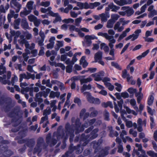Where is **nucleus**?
<instances>
[{"label":"nucleus","instance_id":"58836bf2","mask_svg":"<svg viewBox=\"0 0 157 157\" xmlns=\"http://www.w3.org/2000/svg\"><path fill=\"white\" fill-rule=\"evenodd\" d=\"M149 52V50H147L143 52L141 55H139L137 57V59L139 60H140L142 58L145 57Z\"/></svg>","mask_w":157,"mask_h":157},{"label":"nucleus","instance_id":"864d4df0","mask_svg":"<svg viewBox=\"0 0 157 157\" xmlns=\"http://www.w3.org/2000/svg\"><path fill=\"white\" fill-rule=\"evenodd\" d=\"M51 113V109L49 108H47L44 111L43 113V116H47L49 115Z\"/></svg>","mask_w":157,"mask_h":157},{"label":"nucleus","instance_id":"a19ab883","mask_svg":"<svg viewBox=\"0 0 157 157\" xmlns=\"http://www.w3.org/2000/svg\"><path fill=\"white\" fill-rule=\"evenodd\" d=\"M127 134V132L125 130H122L120 134V136L122 139L124 143H125L126 142V140H125V138L124 137V135H126Z\"/></svg>","mask_w":157,"mask_h":157},{"label":"nucleus","instance_id":"bb28decb","mask_svg":"<svg viewBox=\"0 0 157 157\" xmlns=\"http://www.w3.org/2000/svg\"><path fill=\"white\" fill-rule=\"evenodd\" d=\"M11 33L12 36H14V40L15 41L17 40V39L21 35V33L19 31H17L15 32L14 31H12L11 32Z\"/></svg>","mask_w":157,"mask_h":157},{"label":"nucleus","instance_id":"2eb2a0df","mask_svg":"<svg viewBox=\"0 0 157 157\" xmlns=\"http://www.w3.org/2000/svg\"><path fill=\"white\" fill-rule=\"evenodd\" d=\"M6 12V10L4 8V6L2 5L0 6V21L3 20L4 22L6 20V17L5 16L1 15L2 13H5Z\"/></svg>","mask_w":157,"mask_h":157},{"label":"nucleus","instance_id":"f3484780","mask_svg":"<svg viewBox=\"0 0 157 157\" xmlns=\"http://www.w3.org/2000/svg\"><path fill=\"white\" fill-rule=\"evenodd\" d=\"M108 37L106 39L109 40V47H113V44H115L116 42V40L114 38L113 36L109 35Z\"/></svg>","mask_w":157,"mask_h":157},{"label":"nucleus","instance_id":"c756f323","mask_svg":"<svg viewBox=\"0 0 157 157\" xmlns=\"http://www.w3.org/2000/svg\"><path fill=\"white\" fill-rule=\"evenodd\" d=\"M73 151V149L71 147L69 148V150L64 155H63L62 157H68L71 156L72 157H75L72 154V152Z\"/></svg>","mask_w":157,"mask_h":157},{"label":"nucleus","instance_id":"de8ad7c7","mask_svg":"<svg viewBox=\"0 0 157 157\" xmlns=\"http://www.w3.org/2000/svg\"><path fill=\"white\" fill-rule=\"evenodd\" d=\"M20 81L21 82L23 78L29 79L30 78L29 76L28 75H27L25 73L21 74L20 75Z\"/></svg>","mask_w":157,"mask_h":157},{"label":"nucleus","instance_id":"2f4dec72","mask_svg":"<svg viewBox=\"0 0 157 157\" xmlns=\"http://www.w3.org/2000/svg\"><path fill=\"white\" fill-rule=\"evenodd\" d=\"M60 95V93L59 92H54L53 91H52L50 93L49 97L52 98H54L55 97L59 98Z\"/></svg>","mask_w":157,"mask_h":157},{"label":"nucleus","instance_id":"ddd939ff","mask_svg":"<svg viewBox=\"0 0 157 157\" xmlns=\"http://www.w3.org/2000/svg\"><path fill=\"white\" fill-rule=\"evenodd\" d=\"M42 117L41 118V120L40 124H41L43 123V127L44 128L46 127L47 125L49 124V121L48 120V116H46Z\"/></svg>","mask_w":157,"mask_h":157},{"label":"nucleus","instance_id":"5701e85b","mask_svg":"<svg viewBox=\"0 0 157 157\" xmlns=\"http://www.w3.org/2000/svg\"><path fill=\"white\" fill-rule=\"evenodd\" d=\"M99 16L102 21L105 22L107 20V18L109 17V15L107 13H102L100 14Z\"/></svg>","mask_w":157,"mask_h":157},{"label":"nucleus","instance_id":"f03ea898","mask_svg":"<svg viewBox=\"0 0 157 157\" xmlns=\"http://www.w3.org/2000/svg\"><path fill=\"white\" fill-rule=\"evenodd\" d=\"M98 131V129H94L92 131L90 136H87V135L85 136L84 134L82 135V137H83V141L84 142V143L83 144V146H85L90 140H92L96 138L98 136L97 133Z\"/></svg>","mask_w":157,"mask_h":157},{"label":"nucleus","instance_id":"7ed1b4c3","mask_svg":"<svg viewBox=\"0 0 157 157\" xmlns=\"http://www.w3.org/2000/svg\"><path fill=\"white\" fill-rule=\"evenodd\" d=\"M46 146L44 144V141L41 138H39L37 141V144L33 150V152L35 153L37 152L40 153L42 149H45Z\"/></svg>","mask_w":157,"mask_h":157},{"label":"nucleus","instance_id":"c03bdc74","mask_svg":"<svg viewBox=\"0 0 157 157\" xmlns=\"http://www.w3.org/2000/svg\"><path fill=\"white\" fill-rule=\"evenodd\" d=\"M114 21L110 19L107 22L106 27L108 28H112L113 27Z\"/></svg>","mask_w":157,"mask_h":157},{"label":"nucleus","instance_id":"ea45409f","mask_svg":"<svg viewBox=\"0 0 157 157\" xmlns=\"http://www.w3.org/2000/svg\"><path fill=\"white\" fill-rule=\"evenodd\" d=\"M130 103L131 105L133 106V108L136 110H138V107L136 105V102L134 99H131L130 101Z\"/></svg>","mask_w":157,"mask_h":157},{"label":"nucleus","instance_id":"9b49d317","mask_svg":"<svg viewBox=\"0 0 157 157\" xmlns=\"http://www.w3.org/2000/svg\"><path fill=\"white\" fill-rule=\"evenodd\" d=\"M121 116L123 120L125 121H126V125L128 128H130L132 126V123L131 121H126V119L125 117L124 116V114H126V113L125 111H121Z\"/></svg>","mask_w":157,"mask_h":157},{"label":"nucleus","instance_id":"7c9ffc66","mask_svg":"<svg viewBox=\"0 0 157 157\" xmlns=\"http://www.w3.org/2000/svg\"><path fill=\"white\" fill-rule=\"evenodd\" d=\"M21 19L20 18H18L16 19L14 22L13 26L15 29H19V26L21 22Z\"/></svg>","mask_w":157,"mask_h":157},{"label":"nucleus","instance_id":"a18cd8bd","mask_svg":"<svg viewBox=\"0 0 157 157\" xmlns=\"http://www.w3.org/2000/svg\"><path fill=\"white\" fill-rule=\"evenodd\" d=\"M55 14V16H52L56 17L55 20L53 21V23H56L58 21H60L61 20V17L59 16L58 13H54Z\"/></svg>","mask_w":157,"mask_h":157},{"label":"nucleus","instance_id":"13d9d810","mask_svg":"<svg viewBox=\"0 0 157 157\" xmlns=\"http://www.w3.org/2000/svg\"><path fill=\"white\" fill-rule=\"evenodd\" d=\"M154 99V97L152 95H150L148 99V104L149 105H151L152 104Z\"/></svg>","mask_w":157,"mask_h":157},{"label":"nucleus","instance_id":"e2e57ef3","mask_svg":"<svg viewBox=\"0 0 157 157\" xmlns=\"http://www.w3.org/2000/svg\"><path fill=\"white\" fill-rule=\"evenodd\" d=\"M115 85L116 86L115 87L116 90L119 92H121L122 88V86L121 84L118 83H116Z\"/></svg>","mask_w":157,"mask_h":157},{"label":"nucleus","instance_id":"37998d69","mask_svg":"<svg viewBox=\"0 0 157 157\" xmlns=\"http://www.w3.org/2000/svg\"><path fill=\"white\" fill-rule=\"evenodd\" d=\"M136 147L138 148V151H140L142 154H145V151L142 150V147L141 144L136 143L135 144Z\"/></svg>","mask_w":157,"mask_h":157},{"label":"nucleus","instance_id":"4468645a","mask_svg":"<svg viewBox=\"0 0 157 157\" xmlns=\"http://www.w3.org/2000/svg\"><path fill=\"white\" fill-rule=\"evenodd\" d=\"M4 147H3V148L2 149V150L4 151L3 155L0 157H9L13 154V153L10 150H7V148L5 146Z\"/></svg>","mask_w":157,"mask_h":157},{"label":"nucleus","instance_id":"6e6552de","mask_svg":"<svg viewBox=\"0 0 157 157\" xmlns=\"http://www.w3.org/2000/svg\"><path fill=\"white\" fill-rule=\"evenodd\" d=\"M52 9V8L51 7H49L47 9L42 7L40 9V11L42 13H47V14H49L51 16H55V14H54V13L51 10Z\"/></svg>","mask_w":157,"mask_h":157},{"label":"nucleus","instance_id":"423d86ee","mask_svg":"<svg viewBox=\"0 0 157 157\" xmlns=\"http://www.w3.org/2000/svg\"><path fill=\"white\" fill-rule=\"evenodd\" d=\"M18 142L20 143H25L26 145L31 149L32 148L35 144V141L33 139L29 140L21 139L18 140Z\"/></svg>","mask_w":157,"mask_h":157},{"label":"nucleus","instance_id":"c9c22d12","mask_svg":"<svg viewBox=\"0 0 157 157\" xmlns=\"http://www.w3.org/2000/svg\"><path fill=\"white\" fill-rule=\"evenodd\" d=\"M101 5V3L98 2H95L94 3H89V8L93 9L95 7H97Z\"/></svg>","mask_w":157,"mask_h":157},{"label":"nucleus","instance_id":"4c0bfd02","mask_svg":"<svg viewBox=\"0 0 157 157\" xmlns=\"http://www.w3.org/2000/svg\"><path fill=\"white\" fill-rule=\"evenodd\" d=\"M101 105L103 107L106 108L109 106L110 108H113V105L111 102L109 101L106 102H103L102 103Z\"/></svg>","mask_w":157,"mask_h":157},{"label":"nucleus","instance_id":"b1692460","mask_svg":"<svg viewBox=\"0 0 157 157\" xmlns=\"http://www.w3.org/2000/svg\"><path fill=\"white\" fill-rule=\"evenodd\" d=\"M109 130L110 132L109 136L110 137H113L114 136H118L119 134L118 132L116 131L114 132L113 130L112 127H109Z\"/></svg>","mask_w":157,"mask_h":157},{"label":"nucleus","instance_id":"39448f33","mask_svg":"<svg viewBox=\"0 0 157 157\" xmlns=\"http://www.w3.org/2000/svg\"><path fill=\"white\" fill-rule=\"evenodd\" d=\"M141 32V30L139 29L136 30L134 33L129 35L126 38V40H131L133 41L139 37V34Z\"/></svg>","mask_w":157,"mask_h":157},{"label":"nucleus","instance_id":"0e129e2a","mask_svg":"<svg viewBox=\"0 0 157 157\" xmlns=\"http://www.w3.org/2000/svg\"><path fill=\"white\" fill-rule=\"evenodd\" d=\"M105 85L110 91H112L114 89V86L112 85L109 82V83H105Z\"/></svg>","mask_w":157,"mask_h":157},{"label":"nucleus","instance_id":"cd10ccee","mask_svg":"<svg viewBox=\"0 0 157 157\" xmlns=\"http://www.w3.org/2000/svg\"><path fill=\"white\" fill-rule=\"evenodd\" d=\"M108 6L110 9L112 10V11L113 12H116L120 8V7L114 5L113 3L109 4L108 5Z\"/></svg>","mask_w":157,"mask_h":157},{"label":"nucleus","instance_id":"c85d7f7f","mask_svg":"<svg viewBox=\"0 0 157 157\" xmlns=\"http://www.w3.org/2000/svg\"><path fill=\"white\" fill-rule=\"evenodd\" d=\"M24 37V36L23 35H21L20 36V39L18 40V41L20 44L22 45L25 43L26 40Z\"/></svg>","mask_w":157,"mask_h":157},{"label":"nucleus","instance_id":"4d7b16f0","mask_svg":"<svg viewBox=\"0 0 157 157\" xmlns=\"http://www.w3.org/2000/svg\"><path fill=\"white\" fill-rule=\"evenodd\" d=\"M120 16L119 15L117 14H113L111 15V20H113L114 21V22L116 21L119 18Z\"/></svg>","mask_w":157,"mask_h":157},{"label":"nucleus","instance_id":"a211bd4d","mask_svg":"<svg viewBox=\"0 0 157 157\" xmlns=\"http://www.w3.org/2000/svg\"><path fill=\"white\" fill-rule=\"evenodd\" d=\"M22 28L25 29H29L30 27L29 24L25 18H23L22 19L21 24Z\"/></svg>","mask_w":157,"mask_h":157},{"label":"nucleus","instance_id":"6ab92c4d","mask_svg":"<svg viewBox=\"0 0 157 157\" xmlns=\"http://www.w3.org/2000/svg\"><path fill=\"white\" fill-rule=\"evenodd\" d=\"M13 7L15 10L16 12L18 13L21 7V5L18 2H16L13 4Z\"/></svg>","mask_w":157,"mask_h":157},{"label":"nucleus","instance_id":"603ef678","mask_svg":"<svg viewBox=\"0 0 157 157\" xmlns=\"http://www.w3.org/2000/svg\"><path fill=\"white\" fill-rule=\"evenodd\" d=\"M82 20V17H80L76 18L75 20V25L77 26H79Z\"/></svg>","mask_w":157,"mask_h":157},{"label":"nucleus","instance_id":"69168bd1","mask_svg":"<svg viewBox=\"0 0 157 157\" xmlns=\"http://www.w3.org/2000/svg\"><path fill=\"white\" fill-rule=\"evenodd\" d=\"M37 17L33 15H30L28 16L29 20L31 22H34Z\"/></svg>","mask_w":157,"mask_h":157},{"label":"nucleus","instance_id":"aec40b11","mask_svg":"<svg viewBox=\"0 0 157 157\" xmlns=\"http://www.w3.org/2000/svg\"><path fill=\"white\" fill-rule=\"evenodd\" d=\"M83 94L86 98L87 101L90 102L92 103L94 98L93 97L90 93L87 92H85L83 93Z\"/></svg>","mask_w":157,"mask_h":157},{"label":"nucleus","instance_id":"774afa93","mask_svg":"<svg viewBox=\"0 0 157 157\" xmlns=\"http://www.w3.org/2000/svg\"><path fill=\"white\" fill-rule=\"evenodd\" d=\"M25 35L26 39L28 40H30L32 37V34L29 33L28 32H26L25 33Z\"/></svg>","mask_w":157,"mask_h":157},{"label":"nucleus","instance_id":"3c124183","mask_svg":"<svg viewBox=\"0 0 157 157\" xmlns=\"http://www.w3.org/2000/svg\"><path fill=\"white\" fill-rule=\"evenodd\" d=\"M50 2L49 1L42 2L40 3V5L44 7H48L50 6Z\"/></svg>","mask_w":157,"mask_h":157},{"label":"nucleus","instance_id":"dca6fc26","mask_svg":"<svg viewBox=\"0 0 157 157\" xmlns=\"http://www.w3.org/2000/svg\"><path fill=\"white\" fill-rule=\"evenodd\" d=\"M121 21L117 22L115 25L114 29L115 30H117V32H121L124 29V27L123 26H121Z\"/></svg>","mask_w":157,"mask_h":157},{"label":"nucleus","instance_id":"0eeeda50","mask_svg":"<svg viewBox=\"0 0 157 157\" xmlns=\"http://www.w3.org/2000/svg\"><path fill=\"white\" fill-rule=\"evenodd\" d=\"M137 125L138 127H137V130L140 132H142L143 129L142 128V126L145 127L146 126V120H144L143 121L140 118H139L137 120Z\"/></svg>","mask_w":157,"mask_h":157},{"label":"nucleus","instance_id":"4be33fe9","mask_svg":"<svg viewBox=\"0 0 157 157\" xmlns=\"http://www.w3.org/2000/svg\"><path fill=\"white\" fill-rule=\"evenodd\" d=\"M89 111L90 112V116L92 117L96 116L98 114V111L93 107L89 109Z\"/></svg>","mask_w":157,"mask_h":157},{"label":"nucleus","instance_id":"393cba45","mask_svg":"<svg viewBox=\"0 0 157 157\" xmlns=\"http://www.w3.org/2000/svg\"><path fill=\"white\" fill-rule=\"evenodd\" d=\"M132 2V0H120V3H118V5L122 6L125 5L130 4Z\"/></svg>","mask_w":157,"mask_h":157},{"label":"nucleus","instance_id":"72a5a7b5","mask_svg":"<svg viewBox=\"0 0 157 157\" xmlns=\"http://www.w3.org/2000/svg\"><path fill=\"white\" fill-rule=\"evenodd\" d=\"M92 78L90 77H89L87 78L81 79H80V82L81 84H82L84 83H87V82H90L92 81Z\"/></svg>","mask_w":157,"mask_h":157},{"label":"nucleus","instance_id":"680f3d73","mask_svg":"<svg viewBox=\"0 0 157 157\" xmlns=\"http://www.w3.org/2000/svg\"><path fill=\"white\" fill-rule=\"evenodd\" d=\"M125 12L128 16H130L134 13V11L132 9H129L126 10Z\"/></svg>","mask_w":157,"mask_h":157},{"label":"nucleus","instance_id":"5fc2aeb1","mask_svg":"<svg viewBox=\"0 0 157 157\" xmlns=\"http://www.w3.org/2000/svg\"><path fill=\"white\" fill-rule=\"evenodd\" d=\"M157 14L156 10H153L150 13H149L148 15V17L149 18H152L155 15H156Z\"/></svg>","mask_w":157,"mask_h":157},{"label":"nucleus","instance_id":"338daca9","mask_svg":"<svg viewBox=\"0 0 157 157\" xmlns=\"http://www.w3.org/2000/svg\"><path fill=\"white\" fill-rule=\"evenodd\" d=\"M6 72V69L3 65H0V75L3 74Z\"/></svg>","mask_w":157,"mask_h":157},{"label":"nucleus","instance_id":"f704fd0d","mask_svg":"<svg viewBox=\"0 0 157 157\" xmlns=\"http://www.w3.org/2000/svg\"><path fill=\"white\" fill-rule=\"evenodd\" d=\"M6 75H3V77H0V81L3 84H7L8 85L10 84V82H8V81L6 80Z\"/></svg>","mask_w":157,"mask_h":157},{"label":"nucleus","instance_id":"49530a36","mask_svg":"<svg viewBox=\"0 0 157 157\" xmlns=\"http://www.w3.org/2000/svg\"><path fill=\"white\" fill-rule=\"evenodd\" d=\"M101 48L103 49L106 52H108L109 50V47L105 43H102L101 44Z\"/></svg>","mask_w":157,"mask_h":157},{"label":"nucleus","instance_id":"9d476101","mask_svg":"<svg viewBox=\"0 0 157 157\" xmlns=\"http://www.w3.org/2000/svg\"><path fill=\"white\" fill-rule=\"evenodd\" d=\"M51 135L48 134L47 136L46 140L47 143L50 145V146L54 145L57 142L56 140H53L51 139Z\"/></svg>","mask_w":157,"mask_h":157},{"label":"nucleus","instance_id":"6e6d98bb","mask_svg":"<svg viewBox=\"0 0 157 157\" xmlns=\"http://www.w3.org/2000/svg\"><path fill=\"white\" fill-rule=\"evenodd\" d=\"M74 20L71 18H69L68 19H65L62 21L63 23H65L66 24H68L69 23H73L74 22Z\"/></svg>","mask_w":157,"mask_h":157},{"label":"nucleus","instance_id":"bf43d9fd","mask_svg":"<svg viewBox=\"0 0 157 157\" xmlns=\"http://www.w3.org/2000/svg\"><path fill=\"white\" fill-rule=\"evenodd\" d=\"M117 122L119 125H120V127L121 129H124V125L123 124H122V121L120 118L119 117L118 118Z\"/></svg>","mask_w":157,"mask_h":157},{"label":"nucleus","instance_id":"a878e982","mask_svg":"<svg viewBox=\"0 0 157 157\" xmlns=\"http://www.w3.org/2000/svg\"><path fill=\"white\" fill-rule=\"evenodd\" d=\"M102 53L101 52H98L95 54L94 59L95 62L101 60L102 58Z\"/></svg>","mask_w":157,"mask_h":157},{"label":"nucleus","instance_id":"09e8293b","mask_svg":"<svg viewBox=\"0 0 157 157\" xmlns=\"http://www.w3.org/2000/svg\"><path fill=\"white\" fill-rule=\"evenodd\" d=\"M147 154L151 157H157V153L153 151H149L147 152Z\"/></svg>","mask_w":157,"mask_h":157},{"label":"nucleus","instance_id":"052dcab7","mask_svg":"<svg viewBox=\"0 0 157 157\" xmlns=\"http://www.w3.org/2000/svg\"><path fill=\"white\" fill-rule=\"evenodd\" d=\"M111 65L112 66H113L116 68L117 69L121 70V68L119 64L117 63L114 62H111Z\"/></svg>","mask_w":157,"mask_h":157},{"label":"nucleus","instance_id":"8fccbe9b","mask_svg":"<svg viewBox=\"0 0 157 157\" xmlns=\"http://www.w3.org/2000/svg\"><path fill=\"white\" fill-rule=\"evenodd\" d=\"M136 96L137 97V101L138 103H140L141 100L142 99L143 97V94H139V93H136Z\"/></svg>","mask_w":157,"mask_h":157},{"label":"nucleus","instance_id":"f8f14e48","mask_svg":"<svg viewBox=\"0 0 157 157\" xmlns=\"http://www.w3.org/2000/svg\"><path fill=\"white\" fill-rule=\"evenodd\" d=\"M124 103L123 100H121L120 101L117 102V104L119 107H118L117 103L115 102H114V109L116 112L118 113L120 111V108L121 109L122 108V105Z\"/></svg>","mask_w":157,"mask_h":157},{"label":"nucleus","instance_id":"412c9836","mask_svg":"<svg viewBox=\"0 0 157 157\" xmlns=\"http://www.w3.org/2000/svg\"><path fill=\"white\" fill-rule=\"evenodd\" d=\"M43 93L41 92H40L36 94V98L35 100L36 101H38L39 102L41 103L43 102V100L41 98V97L42 96Z\"/></svg>","mask_w":157,"mask_h":157},{"label":"nucleus","instance_id":"e433bc0d","mask_svg":"<svg viewBox=\"0 0 157 157\" xmlns=\"http://www.w3.org/2000/svg\"><path fill=\"white\" fill-rule=\"evenodd\" d=\"M91 88V86L89 84L87 85L85 84L83 85L81 89V91L82 93H84L85 91L86 90H90Z\"/></svg>","mask_w":157,"mask_h":157},{"label":"nucleus","instance_id":"f257e3e1","mask_svg":"<svg viewBox=\"0 0 157 157\" xmlns=\"http://www.w3.org/2000/svg\"><path fill=\"white\" fill-rule=\"evenodd\" d=\"M71 122L72 124L71 125H70L69 123L66 124L65 130L64 131L63 129V126H59L57 129V133H54V136H56L58 139H67L68 136H70V140L71 141L74 136V131H75V133L77 134L80 132L82 131L85 128H87L94 123L95 126L100 125L101 123V121L100 120H98L96 121L95 119H93L89 121L88 122H86L83 125L81 126V123L79 122V119L78 118L75 119L74 117L72 118Z\"/></svg>","mask_w":157,"mask_h":157},{"label":"nucleus","instance_id":"79ce46f5","mask_svg":"<svg viewBox=\"0 0 157 157\" xmlns=\"http://www.w3.org/2000/svg\"><path fill=\"white\" fill-rule=\"evenodd\" d=\"M14 13L15 12L14 10H10V13L8 14L7 16V18L9 22L11 21V18L13 17Z\"/></svg>","mask_w":157,"mask_h":157},{"label":"nucleus","instance_id":"20e7f679","mask_svg":"<svg viewBox=\"0 0 157 157\" xmlns=\"http://www.w3.org/2000/svg\"><path fill=\"white\" fill-rule=\"evenodd\" d=\"M34 2L33 1H29L26 4V7L28 9L27 10L26 8L24 9L23 11H21L20 13V15L21 17H24L29 14L33 9V5Z\"/></svg>","mask_w":157,"mask_h":157},{"label":"nucleus","instance_id":"1a4fd4ad","mask_svg":"<svg viewBox=\"0 0 157 157\" xmlns=\"http://www.w3.org/2000/svg\"><path fill=\"white\" fill-rule=\"evenodd\" d=\"M91 76L94 77V80L95 81H98L102 80L103 77L104 76V72L101 71L98 73L93 74Z\"/></svg>","mask_w":157,"mask_h":157},{"label":"nucleus","instance_id":"473e14b6","mask_svg":"<svg viewBox=\"0 0 157 157\" xmlns=\"http://www.w3.org/2000/svg\"><path fill=\"white\" fill-rule=\"evenodd\" d=\"M124 107L127 113L128 114L132 113L134 115H136L137 113L133 110L131 109L128 107L124 105Z\"/></svg>","mask_w":157,"mask_h":157}]
</instances>
